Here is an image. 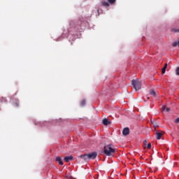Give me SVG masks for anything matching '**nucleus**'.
Instances as JSON below:
<instances>
[{
	"label": "nucleus",
	"mask_w": 179,
	"mask_h": 179,
	"mask_svg": "<svg viewBox=\"0 0 179 179\" xmlns=\"http://www.w3.org/2000/svg\"><path fill=\"white\" fill-rule=\"evenodd\" d=\"M148 100H149V97H148Z\"/></svg>",
	"instance_id": "5701e85b"
},
{
	"label": "nucleus",
	"mask_w": 179,
	"mask_h": 179,
	"mask_svg": "<svg viewBox=\"0 0 179 179\" xmlns=\"http://www.w3.org/2000/svg\"><path fill=\"white\" fill-rule=\"evenodd\" d=\"M166 69H167V63L164 64V66L162 69V75H164V73H166Z\"/></svg>",
	"instance_id": "9b49d317"
},
{
	"label": "nucleus",
	"mask_w": 179,
	"mask_h": 179,
	"mask_svg": "<svg viewBox=\"0 0 179 179\" xmlns=\"http://www.w3.org/2000/svg\"><path fill=\"white\" fill-rule=\"evenodd\" d=\"M155 129H156V126H154Z\"/></svg>",
	"instance_id": "4be33fe9"
},
{
	"label": "nucleus",
	"mask_w": 179,
	"mask_h": 179,
	"mask_svg": "<svg viewBox=\"0 0 179 179\" xmlns=\"http://www.w3.org/2000/svg\"><path fill=\"white\" fill-rule=\"evenodd\" d=\"M15 107H19V102L18 101L15 102Z\"/></svg>",
	"instance_id": "412c9836"
},
{
	"label": "nucleus",
	"mask_w": 179,
	"mask_h": 179,
	"mask_svg": "<svg viewBox=\"0 0 179 179\" xmlns=\"http://www.w3.org/2000/svg\"><path fill=\"white\" fill-rule=\"evenodd\" d=\"M56 162H57L60 166H64V162H62V158H61V157H57Z\"/></svg>",
	"instance_id": "39448f33"
},
{
	"label": "nucleus",
	"mask_w": 179,
	"mask_h": 179,
	"mask_svg": "<svg viewBox=\"0 0 179 179\" xmlns=\"http://www.w3.org/2000/svg\"><path fill=\"white\" fill-rule=\"evenodd\" d=\"M144 142H145V143H146V141H145Z\"/></svg>",
	"instance_id": "b1692460"
},
{
	"label": "nucleus",
	"mask_w": 179,
	"mask_h": 179,
	"mask_svg": "<svg viewBox=\"0 0 179 179\" xmlns=\"http://www.w3.org/2000/svg\"><path fill=\"white\" fill-rule=\"evenodd\" d=\"M150 94L151 96H153V97H156V96L157 95V92L156 91H155L154 90H150Z\"/></svg>",
	"instance_id": "6e6552de"
},
{
	"label": "nucleus",
	"mask_w": 179,
	"mask_h": 179,
	"mask_svg": "<svg viewBox=\"0 0 179 179\" xmlns=\"http://www.w3.org/2000/svg\"><path fill=\"white\" fill-rule=\"evenodd\" d=\"M162 111H166V113H169V111H170V108H166V106H162Z\"/></svg>",
	"instance_id": "ddd939ff"
},
{
	"label": "nucleus",
	"mask_w": 179,
	"mask_h": 179,
	"mask_svg": "<svg viewBox=\"0 0 179 179\" xmlns=\"http://www.w3.org/2000/svg\"><path fill=\"white\" fill-rule=\"evenodd\" d=\"M176 124H179V117L175 120Z\"/></svg>",
	"instance_id": "aec40b11"
},
{
	"label": "nucleus",
	"mask_w": 179,
	"mask_h": 179,
	"mask_svg": "<svg viewBox=\"0 0 179 179\" xmlns=\"http://www.w3.org/2000/svg\"><path fill=\"white\" fill-rule=\"evenodd\" d=\"M87 156L88 157V160H94V159H96V157H97V152H92L87 154Z\"/></svg>",
	"instance_id": "7ed1b4c3"
},
{
	"label": "nucleus",
	"mask_w": 179,
	"mask_h": 179,
	"mask_svg": "<svg viewBox=\"0 0 179 179\" xmlns=\"http://www.w3.org/2000/svg\"><path fill=\"white\" fill-rule=\"evenodd\" d=\"M86 105V101L85 100H83L80 103V106H85Z\"/></svg>",
	"instance_id": "f3484780"
},
{
	"label": "nucleus",
	"mask_w": 179,
	"mask_h": 179,
	"mask_svg": "<svg viewBox=\"0 0 179 179\" xmlns=\"http://www.w3.org/2000/svg\"><path fill=\"white\" fill-rule=\"evenodd\" d=\"M134 89H135L136 92L139 90L142 87V82L136 80H133L131 81Z\"/></svg>",
	"instance_id": "f03ea898"
},
{
	"label": "nucleus",
	"mask_w": 179,
	"mask_h": 179,
	"mask_svg": "<svg viewBox=\"0 0 179 179\" xmlns=\"http://www.w3.org/2000/svg\"><path fill=\"white\" fill-rule=\"evenodd\" d=\"M147 148H148V149H150L152 148V144H150V143H148L147 145Z\"/></svg>",
	"instance_id": "6ab92c4d"
},
{
	"label": "nucleus",
	"mask_w": 179,
	"mask_h": 179,
	"mask_svg": "<svg viewBox=\"0 0 179 179\" xmlns=\"http://www.w3.org/2000/svg\"><path fill=\"white\" fill-rule=\"evenodd\" d=\"M176 75H177L178 76H179V66H178V67L176 68Z\"/></svg>",
	"instance_id": "a211bd4d"
},
{
	"label": "nucleus",
	"mask_w": 179,
	"mask_h": 179,
	"mask_svg": "<svg viewBox=\"0 0 179 179\" xmlns=\"http://www.w3.org/2000/svg\"><path fill=\"white\" fill-rule=\"evenodd\" d=\"M80 159H82L85 162H87V160H89L88 157H87V154L80 155Z\"/></svg>",
	"instance_id": "0eeeda50"
},
{
	"label": "nucleus",
	"mask_w": 179,
	"mask_h": 179,
	"mask_svg": "<svg viewBox=\"0 0 179 179\" xmlns=\"http://www.w3.org/2000/svg\"><path fill=\"white\" fill-rule=\"evenodd\" d=\"M103 152L106 156H113L115 153V149L112 145H107L104 147Z\"/></svg>",
	"instance_id": "f257e3e1"
},
{
	"label": "nucleus",
	"mask_w": 179,
	"mask_h": 179,
	"mask_svg": "<svg viewBox=\"0 0 179 179\" xmlns=\"http://www.w3.org/2000/svg\"><path fill=\"white\" fill-rule=\"evenodd\" d=\"M64 160V162H66V163H69V162H71V160H73V156L65 157Z\"/></svg>",
	"instance_id": "423d86ee"
},
{
	"label": "nucleus",
	"mask_w": 179,
	"mask_h": 179,
	"mask_svg": "<svg viewBox=\"0 0 179 179\" xmlns=\"http://www.w3.org/2000/svg\"><path fill=\"white\" fill-rule=\"evenodd\" d=\"M122 134L124 136H127V135H129V128L125 127L122 131Z\"/></svg>",
	"instance_id": "20e7f679"
},
{
	"label": "nucleus",
	"mask_w": 179,
	"mask_h": 179,
	"mask_svg": "<svg viewBox=\"0 0 179 179\" xmlns=\"http://www.w3.org/2000/svg\"><path fill=\"white\" fill-rule=\"evenodd\" d=\"M101 5H102V6H106V7L110 6V4L108 3V2L106 1H102Z\"/></svg>",
	"instance_id": "f8f14e48"
},
{
	"label": "nucleus",
	"mask_w": 179,
	"mask_h": 179,
	"mask_svg": "<svg viewBox=\"0 0 179 179\" xmlns=\"http://www.w3.org/2000/svg\"><path fill=\"white\" fill-rule=\"evenodd\" d=\"M171 31H173L174 33H179V29H172Z\"/></svg>",
	"instance_id": "dca6fc26"
},
{
	"label": "nucleus",
	"mask_w": 179,
	"mask_h": 179,
	"mask_svg": "<svg viewBox=\"0 0 179 179\" xmlns=\"http://www.w3.org/2000/svg\"><path fill=\"white\" fill-rule=\"evenodd\" d=\"M177 45L179 47V41H175L172 43L173 47H177Z\"/></svg>",
	"instance_id": "4468645a"
},
{
	"label": "nucleus",
	"mask_w": 179,
	"mask_h": 179,
	"mask_svg": "<svg viewBox=\"0 0 179 179\" xmlns=\"http://www.w3.org/2000/svg\"><path fill=\"white\" fill-rule=\"evenodd\" d=\"M157 135V139L159 141L160 139H162V136H163V134L160 133V132H157L156 133Z\"/></svg>",
	"instance_id": "9d476101"
},
{
	"label": "nucleus",
	"mask_w": 179,
	"mask_h": 179,
	"mask_svg": "<svg viewBox=\"0 0 179 179\" xmlns=\"http://www.w3.org/2000/svg\"><path fill=\"white\" fill-rule=\"evenodd\" d=\"M116 0H108V2L110 3V5H114L115 3Z\"/></svg>",
	"instance_id": "2eb2a0df"
},
{
	"label": "nucleus",
	"mask_w": 179,
	"mask_h": 179,
	"mask_svg": "<svg viewBox=\"0 0 179 179\" xmlns=\"http://www.w3.org/2000/svg\"><path fill=\"white\" fill-rule=\"evenodd\" d=\"M102 122L103 125H110V124H111V122L108 121V120H107L106 118L103 119L102 120Z\"/></svg>",
	"instance_id": "1a4fd4ad"
}]
</instances>
